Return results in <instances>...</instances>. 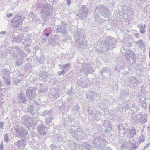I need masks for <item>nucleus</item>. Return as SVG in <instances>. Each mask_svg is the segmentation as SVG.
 Returning a JSON list of instances; mask_svg holds the SVG:
<instances>
[{"mask_svg":"<svg viewBox=\"0 0 150 150\" xmlns=\"http://www.w3.org/2000/svg\"><path fill=\"white\" fill-rule=\"evenodd\" d=\"M27 110L28 112H30L31 114L33 115L35 114L36 112L35 108L33 105H30L29 107L27 108Z\"/></svg>","mask_w":150,"mask_h":150,"instance_id":"obj_31","label":"nucleus"},{"mask_svg":"<svg viewBox=\"0 0 150 150\" xmlns=\"http://www.w3.org/2000/svg\"><path fill=\"white\" fill-rule=\"evenodd\" d=\"M24 78V76L22 75H20L17 77L16 80L13 79V80L14 81V84H16L17 83H18L20 81L22 80Z\"/></svg>","mask_w":150,"mask_h":150,"instance_id":"obj_32","label":"nucleus"},{"mask_svg":"<svg viewBox=\"0 0 150 150\" xmlns=\"http://www.w3.org/2000/svg\"><path fill=\"white\" fill-rule=\"evenodd\" d=\"M117 128L118 130V131H120V130L121 129V127L123 128L122 126H120V125H117Z\"/></svg>","mask_w":150,"mask_h":150,"instance_id":"obj_56","label":"nucleus"},{"mask_svg":"<svg viewBox=\"0 0 150 150\" xmlns=\"http://www.w3.org/2000/svg\"><path fill=\"white\" fill-rule=\"evenodd\" d=\"M24 36L22 35H19L17 37L12 38V41L14 42L19 43L24 39Z\"/></svg>","mask_w":150,"mask_h":150,"instance_id":"obj_28","label":"nucleus"},{"mask_svg":"<svg viewBox=\"0 0 150 150\" xmlns=\"http://www.w3.org/2000/svg\"><path fill=\"white\" fill-rule=\"evenodd\" d=\"M27 101V99L25 97H22L18 99V101L19 103H24Z\"/></svg>","mask_w":150,"mask_h":150,"instance_id":"obj_36","label":"nucleus"},{"mask_svg":"<svg viewBox=\"0 0 150 150\" xmlns=\"http://www.w3.org/2000/svg\"><path fill=\"white\" fill-rule=\"evenodd\" d=\"M80 14L81 18L82 19L86 18L88 16L89 11L88 9L85 5H82L81 6V8L80 10Z\"/></svg>","mask_w":150,"mask_h":150,"instance_id":"obj_12","label":"nucleus"},{"mask_svg":"<svg viewBox=\"0 0 150 150\" xmlns=\"http://www.w3.org/2000/svg\"><path fill=\"white\" fill-rule=\"evenodd\" d=\"M80 107L78 106H76L72 110V112L74 113L75 115L77 113H78L79 111Z\"/></svg>","mask_w":150,"mask_h":150,"instance_id":"obj_37","label":"nucleus"},{"mask_svg":"<svg viewBox=\"0 0 150 150\" xmlns=\"http://www.w3.org/2000/svg\"><path fill=\"white\" fill-rule=\"evenodd\" d=\"M67 25L65 23H62L57 26V31L58 33H60L64 35H67L68 32L67 31L66 27Z\"/></svg>","mask_w":150,"mask_h":150,"instance_id":"obj_11","label":"nucleus"},{"mask_svg":"<svg viewBox=\"0 0 150 150\" xmlns=\"http://www.w3.org/2000/svg\"><path fill=\"white\" fill-rule=\"evenodd\" d=\"M96 12H98L105 17H108L110 14L108 8L104 5L100 4L97 6L95 10Z\"/></svg>","mask_w":150,"mask_h":150,"instance_id":"obj_5","label":"nucleus"},{"mask_svg":"<svg viewBox=\"0 0 150 150\" xmlns=\"http://www.w3.org/2000/svg\"><path fill=\"white\" fill-rule=\"evenodd\" d=\"M31 41V36L28 34L26 37L25 40L23 42V44L25 46L28 47L30 46Z\"/></svg>","mask_w":150,"mask_h":150,"instance_id":"obj_22","label":"nucleus"},{"mask_svg":"<svg viewBox=\"0 0 150 150\" xmlns=\"http://www.w3.org/2000/svg\"><path fill=\"white\" fill-rule=\"evenodd\" d=\"M16 64L17 66H19L23 64V62L22 60H19L16 62Z\"/></svg>","mask_w":150,"mask_h":150,"instance_id":"obj_50","label":"nucleus"},{"mask_svg":"<svg viewBox=\"0 0 150 150\" xmlns=\"http://www.w3.org/2000/svg\"><path fill=\"white\" fill-rule=\"evenodd\" d=\"M97 13L95 11V13L93 14V16L95 19H98L100 17V15Z\"/></svg>","mask_w":150,"mask_h":150,"instance_id":"obj_46","label":"nucleus"},{"mask_svg":"<svg viewBox=\"0 0 150 150\" xmlns=\"http://www.w3.org/2000/svg\"><path fill=\"white\" fill-rule=\"evenodd\" d=\"M65 73V71H58L57 72V74L59 75V76H60L62 74H64V73Z\"/></svg>","mask_w":150,"mask_h":150,"instance_id":"obj_53","label":"nucleus"},{"mask_svg":"<svg viewBox=\"0 0 150 150\" xmlns=\"http://www.w3.org/2000/svg\"><path fill=\"white\" fill-rule=\"evenodd\" d=\"M66 106L64 105H62L59 108V109L60 110H63L65 112H67V110H68V108L67 109V110L66 109Z\"/></svg>","mask_w":150,"mask_h":150,"instance_id":"obj_45","label":"nucleus"},{"mask_svg":"<svg viewBox=\"0 0 150 150\" xmlns=\"http://www.w3.org/2000/svg\"><path fill=\"white\" fill-rule=\"evenodd\" d=\"M126 130V129L123 128V130L125 132V133L126 132L128 135L129 136H130L131 137H133L134 135H135L136 134V129L134 128L133 127L131 129H127V131H125Z\"/></svg>","mask_w":150,"mask_h":150,"instance_id":"obj_19","label":"nucleus"},{"mask_svg":"<svg viewBox=\"0 0 150 150\" xmlns=\"http://www.w3.org/2000/svg\"><path fill=\"white\" fill-rule=\"evenodd\" d=\"M81 73H84L86 76L90 73L94 72V70L90 65L84 63L81 65Z\"/></svg>","mask_w":150,"mask_h":150,"instance_id":"obj_8","label":"nucleus"},{"mask_svg":"<svg viewBox=\"0 0 150 150\" xmlns=\"http://www.w3.org/2000/svg\"><path fill=\"white\" fill-rule=\"evenodd\" d=\"M42 7V9L40 12L41 16L47 20L52 15V10L51 6L46 3L43 4Z\"/></svg>","mask_w":150,"mask_h":150,"instance_id":"obj_1","label":"nucleus"},{"mask_svg":"<svg viewBox=\"0 0 150 150\" xmlns=\"http://www.w3.org/2000/svg\"><path fill=\"white\" fill-rule=\"evenodd\" d=\"M68 5L69 6L71 2V0H66Z\"/></svg>","mask_w":150,"mask_h":150,"instance_id":"obj_61","label":"nucleus"},{"mask_svg":"<svg viewBox=\"0 0 150 150\" xmlns=\"http://www.w3.org/2000/svg\"><path fill=\"white\" fill-rule=\"evenodd\" d=\"M82 146L84 149L88 150L91 147V145L87 142H83L82 144Z\"/></svg>","mask_w":150,"mask_h":150,"instance_id":"obj_35","label":"nucleus"},{"mask_svg":"<svg viewBox=\"0 0 150 150\" xmlns=\"http://www.w3.org/2000/svg\"><path fill=\"white\" fill-rule=\"evenodd\" d=\"M24 96H24V94L22 93V91H21L18 94V99H19V98H21L22 97H23Z\"/></svg>","mask_w":150,"mask_h":150,"instance_id":"obj_47","label":"nucleus"},{"mask_svg":"<svg viewBox=\"0 0 150 150\" xmlns=\"http://www.w3.org/2000/svg\"><path fill=\"white\" fill-rule=\"evenodd\" d=\"M83 81H82L81 83L80 86L83 88H85L87 86V84L83 80H82Z\"/></svg>","mask_w":150,"mask_h":150,"instance_id":"obj_42","label":"nucleus"},{"mask_svg":"<svg viewBox=\"0 0 150 150\" xmlns=\"http://www.w3.org/2000/svg\"><path fill=\"white\" fill-rule=\"evenodd\" d=\"M145 24L144 25V26H143L140 28V32L142 33H144L145 31L146 30L145 29Z\"/></svg>","mask_w":150,"mask_h":150,"instance_id":"obj_44","label":"nucleus"},{"mask_svg":"<svg viewBox=\"0 0 150 150\" xmlns=\"http://www.w3.org/2000/svg\"><path fill=\"white\" fill-rule=\"evenodd\" d=\"M103 142L104 141L102 140V139L100 137H96L92 142L93 146L98 149H102L104 147V145Z\"/></svg>","mask_w":150,"mask_h":150,"instance_id":"obj_10","label":"nucleus"},{"mask_svg":"<svg viewBox=\"0 0 150 150\" xmlns=\"http://www.w3.org/2000/svg\"><path fill=\"white\" fill-rule=\"evenodd\" d=\"M49 75V73L45 71H40L39 74V78L40 80L44 81L48 78Z\"/></svg>","mask_w":150,"mask_h":150,"instance_id":"obj_18","label":"nucleus"},{"mask_svg":"<svg viewBox=\"0 0 150 150\" xmlns=\"http://www.w3.org/2000/svg\"><path fill=\"white\" fill-rule=\"evenodd\" d=\"M137 26L138 28H141L143 26V24L142 23V24H139L137 25Z\"/></svg>","mask_w":150,"mask_h":150,"instance_id":"obj_60","label":"nucleus"},{"mask_svg":"<svg viewBox=\"0 0 150 150\" xmlns=\"http://www.w3.org/2000/svg\"><path fill=\"white\" fill-rule=\"evenodd\" d=\"M72 88H71V89L68 90L67 92V94L69 95H71L72 93Z\"/></svg>","mask_w":150,"mask_h":150,"instance_id":"obj_52","label":"nucleus"},{"mask_svg":"<svg viewBox=\"0 0 150 150\" xmlns=\"http://www.w3.org/2000/svg\"><path fill=\"white\" fill-rule=\"evenodd\" d=\"M83 46V48L84 49H85L87 47V45L86 43H85L84 44H83V45H82Z\"/></svg>","mask_w":150,"mask_h":150,"instance_id":"obj_63","label":"nucleus"},{"mask_svg":"<svg viewBox=\"0 0 150 150\" xmlns=\"http://www.w3.org/2000/svg\"><path fill=\"white\" fill-rule=\"evenodd\" d=\"M17 137L21 138H24L27 139L29 138V135L28 130L24 127H20L15 129Z\"/></svg>","mask_w":150,"mask_h":150,"instance_id":"obj_3","label":"nucleus"},{"mask_svg":"<svg viewBox=\"0 0 150 150\" xmlns=\"http://www.w3.org/2000/svg\"><path fill=\"white\" fill-rule=\"evenodd\" d=\"M4 124V122H0V128H1V129H3V126Z\"/></svg>","mask_w":150,"mask_h":150,"instance_id":"obj_57","label":"nucleus"},{"mask_svg":"<svg viewBox=\"0 0 150 150\" xmlns=\"http://www.w3.org/2000/svg\"><path fill=\"white\" fill-rule=\"evenodd\" d=\"M10 72L9 69H4L2 70L1 75L3 78L9 77Z\"/></svg>","mask_w":150,"mask_h":150,"instance_id":"obj_24","label":"nucleus"},{"mask_svg":"<svg viewBox=\"0 0 150 150\" xmlns=\"http://www.w3.org/2000/svg\"><path fill=\"white\" fill-rule=\"evenodd\" d=\"M88 112L89 115L91 116H92L93 115V111H92L91 108H88Z\"/></svg>","mask_w":150,"mask_h":150,"instance_id":"obj_51","label":"nucleus"},{"mask_svg":"<svg viewBox=\"0 0 150 150\" xmlns=\"http://www.w3.org/2000/svg\"><path fill=\"white\" fill-rule=\"evenodd\" d=\"M87 99L89 101L91 102H93L94 100L93 97L91 95L88 96H87Z\"/></svg>","mask_w":150,"mask_h":150,"instance_id":"obj_40","label":"nucleus"},{"mask_svg":"<svg viewBox=\"0 0 150 150\" xmlns=\"http://www.w3.org/2000/svg\"><path fill=\"white\" fill-rule=\"evenodd\" d=\"M3 142L2 141H1V144L0 145V149H1V150H3Z\"/></svg>","mask_w":150,"mask_h":150,"instance_id":"obj_54","label":"nucleus"},{"mask_svg":"<svg viewBox=\"0 0 150 150\" xmlns=\"http://www.w3.org/2000/svg\"><path fill=\"white\" fill-rule=\"evenodd\" d=\"M134 43L141 47L143 45V42L141 40L138 41H135L134 42Z\"/></svg>","mask_w":150,"mask_h":150,"instance_id":"obj_43","label":"nucleus"},{"mask_svg":"<svg viewBox=\"0 0 150 150\" xmlns=\"http://www.w3.org/2000/svg\"><path fill=\"white\" fill-rule=\"evenodd\" d=\"M9 77L3 78L4 79V82L8 85H9L10 83V80L8 78Z\"/></svg>","mask_w":150,"mask_h":150,"instance_id":"obj_39","label":"nucleus"},{"mask_svg":"<svg viewBox=\"0 0 150 150\" xmlns=\"http://www.w3.org/2000/svg\"><path fill=\"white\" fill-rule=\"evenodd\" d=\"M139 82V81L137 80V79L136 78L132 77L131 79L130 83H131L133 85L137 84Z\"/></svg>","mask_w":150,"mask_h":150,"instance_id":"obj_34","label":"nucleus"},{"mask_svg":"<svg viewBox=\"0 0 150 150\" xmlns=\"http://www.w3.org/2000/svg\"><path fill=\"white\" fill-rule=\"evenodd\" d=\"M145 139V136L144 135H142L139 137L138 140L140 142H142L144 141Z\"/></svg>","mask_w":150,"mask_h":150,"instance_id":"obj_41","label":"nucleus"},{"mask_svg":"<svg viewBox=\"0 0 150 150\" xmlns=\"http://www.w3.org/2000/svg\"><path fill=\"white\" fill-rule=\"evenodd\" d=\"M128 54H129L130 57H131L132 59L133 60V61H135L136 59V55L132 51H129V53H127Z\"/></svg>","mask_w":150,"mask_h":150,"instance_id":"obj_33","label":"nucleus"},{"mask_svg":"<svg viewBox=\"0 0 150 150\" xmlns=\"http://www.w3.org/2000/svg\"><path fill=\"white\" fill-rule=\"evenodd\" d=\"M50 93L52 96L55 98H57L59 96L60 94L59 91L54 88L51 89Z\"/></svg>","mask_w":150,"mask_h":150,"instance_id":"obj_21","label":"nucleus"},{"mask_svg":"<svg viewBox=\"0 0 150 150\" xmlns=\"http://www.w3.org/2000/svg\"><path fill=\"white\" fill-rule=\"evenodd\" d=\"M47 91V89L46 88H45L44 86H43L42 85L40 86V89L39 90V91L42 93L43 92H45Z\"/></svg>","mask_w":150,"mask_h":150,"instance_id":"obj_38","label":"nucleus"},{"mask_svg":"<svg viewBox=\"0 0 150 150\" xmlns=\"http://www.w3.org/2000/svg\"><path fill=\"white\" fill-rule=\"evenodd\" d=\"M122 12L124 14H128L131 13V9L130 7L126 6H122L121 7Z\"/></svg>","mask_w":150,"mask_h":150,"instance_id":"obj_20","label":"nucleus"},{"mask_svg":"<svg viewBox=\"0 0 150 150\" xmlns=\"http://www.w3.org/2000/svg\"><path fill=\"white\" fill-rule=\"evenodd\" d=\"M45 127L43 124L40 125L38 128V131L41 134L45 135L46 134V132L45 131Z\"/></svg>","mask_w":150,"mask_h":150,"instance_id":"obj_23","label":"nucleus"},{"mask_svg":"<svg viewBox=\"0 0 150 150\" xmlns=\"http://www.w3.org/2000/svg\"><path fill=\"white\" fill-rule=\"evenodd\" d=\"M59 67L60 68L62 71H67L69 69L70 64L68 63L65 65L59 64Z\"/></svg>","mask_w":150,"mask_h":150,"instance_id":"obj_30","label":"nucleus"},{"mask_svg":"<svg viewBox=\"0 0 150 150\" xmlns=\"http://www.w3.org/2000/svg\"><path fill=\"white\" fill-rule=\"evenodd\" d=\"M10 53L14 58L20 57L22 59L23 57V53L21 48L18 46H14L10 50Z\"/></svg>","mask_w":150,"mask_h":150,"instance_id":"obj_4","label":"nucleus"},{"mask_svg":"<svg viewBox=\"0 0 150 150\" xmlns=\"http://www.w3.org/2000/svg\"><path fill=\"white\" fill-rule=\"evenodd\" d=\"M110 123L108 120H104L103 122L101 127H104L106 129H105V132H109L111 130V128L110 126Z\"/></svg>","mask_w":150,"mask_h":150,"instance_id":"obj_16","label":"nucleus"},{"mask_svg":"<svg viewBox=\"0 0 150 150\" xmlns=\"http://www.w3.org/2000/svg\"><path fill=\"white\" fill-rule=\"evenodd\" d=\"M13 14L12 13H10L9 14H8L6 15V17L8 18H9L11 16H12Z\"/></svg>","mask_w":150,"mask_h":150,"instance_id":"obj_58","label":"nucleus"},{"mask_svg":"<svg viewBox=\"0 0 150 150\" xmlns=\"http://www.w3.org/2000/svg\"><path fill=\"white\" fill-rule=\"evenodd\" d=\"M134 120L142 124L145 123L147 121L146 117L145 115H139L135 117Z\"/></svg>","mask_w":150,"mask_h":150,"instance_id":"obj_15","label":"nucleus"},{"mask_svg":"<svg viewBox=\"0 0 150 150\" xmlns=\"http://www.w3.org/2000/svg\"><path fill=\"white\" fill-rule=\"evenodd\" d=\"M149 146V144H146L144 146V149H146Z\"/></svg>","mask_w":150,"mask_h":150,"instance_id":"obj_62","label":"nucleus"},{"mask_svg":"<svg viewBox=\"0 0 150 150\" xmlns=\"http://www.w3.org/2000/svg\"><path fill=\"white\" fill-rule=\"evenodd\" d=\"M50 148L52 150H56V146L54 144H52L50 146Z\"/></svg>","mask_w":150,"mask_h":150,"instance_id":"obj_48","label":"nucleus"},{"mask_svg":"<svg viewBox=\"0 0 150 150\" xmlns=\"http://www.w3.org/2000/svg\"><path fill=\"white\" fill-rule=\"evenodd\" d=\"M26 95L28 98L30 100L34 99L36 96L35 89L30 87L27 89Z\"/></svg>","mask_w":150,"mask_h":150,"instance_id":"obj_13","label":"nucleus"},{"mask_svg":"<svg viewBox=\"0 0 150 150\" xmlns=\"http://www.w3.org/2000/svg\"><path fill=\"white\" fill-rule=\"evenodd\" d=\"M6 33V32L5 31H1L0 33V35L1 34H5Z\"/></svg>","mask_w":150,"mask_h":150,"instance_id":"obj_64","label":"nucleus"},{"mask_svg":"<svg viewBox=\"0 0 150 150\" xmlns=\"http://www.w3.org/2000/svg\"><path fill=\"white\" fill-rule=\"evenodd\" d=\"M109 38L110 40L108 42H107V43L106 42L105 44V47L107 51L110 50V48L112 47V46L113 45L115 42V40L111 37H109L108 38H107L106 41H107Z\"/></svg>","mask_w":150,"mask_h":150,"instance_id":"obj_14","label":"nucleus"},{"mask_svg":"<svg viewBox=\"0 0 150 150\" xmlns=\"http://www.w3.org/2000/svg\"><path fill=\"white\" fill-rule=\"evenodd\" d=\"M24 19V17L23 16H16L11 20V22L12 23V25L13 27H18L21 25Z\"/></svg>","mask_w":150,"mask_h":150,"instance_id":"obj_9","label":"nucleus"},{"mask_svg":"<svg viewBox=\"0 0 150 150\" xmlns=\"http://www.w3.org/2000/svg\"><path fill=\"white\" fill-rule=\"evenodd\" d=\"M38 61L39 62L40 64L43 63L44 62L43 59H41V58L38 59Z\"/></svg>","mask_w":150,"mask_h":150,"instance_id":"obj_55","label":"nucleus"},{"mask_svg":"<svg viewBox=\"0 0 150 150\" xmlns=\"http://www.w3.org/2000/svg\"><path fill=\"white\" fill-rule=\"evenodd\" d=\"M93 112L92 116L94 117V118L97 120L100 119L101 114L99 112L94 110H93Z\"/></svg>","mask_w":150,"mask_h":150,"instance_id":"obj_29","label":"nucleus"},{"mask_svg":"<svg viewBox=\"0 0 150 150\" xmlns=\"http://www.w3.org/2000/svg\"><path fill=\"white\" fill-rule=\"evenodd\" d=\"M74 128L75 127H71L69 131V133L71 134L72 136L74 138L76 137L78 139H83L84 138L83 134L81 129L77 128L75 129Z\"/></svg>","mask_w":150,"mask_h":150,"instance_id":"obj_2","label":"nucleus"},{"mask_svg":"<svg viewBox=\"0 0 150 150\" xmlns=\"http://www.w3.org/2000/svg\"><path fill=\"white\" fill-rule=\"evenodd\" d=\"M138 101L142 104V105L143 107L145 108L146 107V100L145 98L142 97L140 96L139 95L138 97Z\"/></svg>","mask_w":150,"mask_h":150,"instance_id":"obj_25","label":"nucleus"},{"mask_svg":"<svg viewBox=\"0 0 150 150\" xmlns=\"http://www.w3.org/2000/svg\"><path fill=\"white\" fill-rule=\"evenodd\" d=\"M22 122L29 127H31L32 125H35L36 124L37 120L35 117H29L25 116L22 118Z\"/></svg>","mask_w":150,"mask_h":150,"instance_id":"obj_6","label":"nucleus"},{"mask_svg":"<svg viewBox=\"0 0 150 150\" xmlns=\"http://www.w3.org/2000/svg\"><path fill=\"white\" fill-rule=\"evenodd\" d=\"M42 115L43 116L48 115L45 119V123L47 125L51 122L54 119L52 110H45L42 113Z\"/></svg>","mask_w":150,"mask_h":150,"instance_id":"obj_7","label":"nucleus"},{"mask_svg":"<svg viewBox=\"0 0 150 150\" xmlns=\"http://www.w3.org/2000/svg\"><path fill=\"white\" fill-rule=\"evenodd\" d=\"M134 36L137 38L139 37V35L138 33H135L134 34Z\"/></svg>","mask_w":150,"mask_h":150,"instance_id":"obj_59","label":"nucleus"},{"mask_svg":"<svg viewBox=\"0 0 150 150\" xmlns=\"http://www.w3.org/2000/svg\"><path fill=\"white\" fill-rule=\"evenodd\" d=\"M106 73L109 74V77L111 78L110 75L112 74V72L110 69L107 67H103L101 71V75H103V73Z\"/></svg>","mask_w":150,"mask_h":150,"instance_id":"obj_27","label":"nucleus"},{"mask_svg":"<svg viewBox=\"0 0 150 150\" xmlns=\"http://www.w3.org/2000/svg\"><path fill=\"white\" fill-rule=\"evenodd\" d=\"M26 142L23 140H18L15 143V145L20 149H23L26 144Z\"/></svg>","mask_w":150,"mask_h":150,"instance_id":"obj_17","label":"nucleus"},{"mask_svg":"<svg viewBox=\"0 0 150 150\" xmlns=\"http://www.w3.org/2000/svg\"><path fill=\"white\" fill-rule=\"evenodd\" d=\"M4 140L6 142L8 143V134H6L4 135Z\"/></svg>","mask_w":150,"mask_h":150,"instance_id":"obj_49","label":"nucleus"},{"mask_svg":"<svg viewBox=\"0 0 150 150\" xmlns=\"http://www.w3.org/2000/svg\"><path fill=\"white\" fill-rule=\"evenodd\" d=\"M31 17L32 18V21L35 23H40L41 22L40 19L37 17V15L33 12L30 13Z\"/></svg>","mask_w":150,"mask_h":150,"instance_id":"obj_26","label":"nucleus"}]
</instances>
